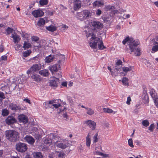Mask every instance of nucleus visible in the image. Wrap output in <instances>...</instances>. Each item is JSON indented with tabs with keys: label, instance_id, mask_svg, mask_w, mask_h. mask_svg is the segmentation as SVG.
<instances>
[{
	"label": "nucleus",
	"instance_id": "obj_1",
	"mask_svg": "<svg viewBox=\"0 0 158 158\" xmlns=\"http://www.w3.org/2000/svg\"><path fill=\"white\" fill-rule=\"evenodd\" d=\"M91 24V31L87 32L86 36L87 37L92 36L89 43L91 47L95 48L97 47V43L100 40L97 36H98L99 31L102 28L103 25L101 23L96 21L92 22Z\"/></svg>",
	"mask_w": 158,
	"mask_h": 158
},
{
	"label": "nucleus",
	"instance_id": "obj_2",
	"mask_svg": "<svg viewBox=\"0 0 158 158\" xmlns=\"http://www.w3.org/2000/svg\"><path fill=\"white\" fill-rule=\"evenodd\" d=\"M5 135L6 139L12 142H15L18 141L19 139V133L15 130L6 131Z\"/></svg>",
	"mask_w": 158,
	"mask_h": 158
},
{
	"label": "nucleus",
	"instance_id": "obj_3",
	"mask_svg": "<svg viewBox=\"0 0 158 158\" xmlns=\"http://www.w3.org/2000/svg\"><path fill=\"white\" fill-rule=\"evenodd\" d=\"M139 43V41L134 40L133 39L132 41L129 42L128 45L130 50V52H129L130 54L134 52L136 56H139L141 55L140 48L139 47L137 48Z\"/></svg>",
	"mask_w": 158,
	"mask_h": 158
},
{
	"label": "nucleus",
	"instance_id": "obj_4",
	"mask_svg": "<svg viewBox=\"0 0 158 158\" xmlns=\"http://www.w3.org/2000/svg\"><path fill=\"white\" fill-rule=\"evenodd\" d=\"M28 148L27 144L19 142L15 145V149L18 152L23 153L26 152Z\"/></svg>",
	"mask_w": 158,
	"mask_h": 158
},
{
	"label": "nucleus",
	"instance_id": "obj_5",
	"mask_svg": "<svg viewBox=\"0 0 158 158\" xmlns=\"http://www.w3.org/2000/svg\"><path fill=\"white\" fill-rule=\"evenodd\" d=\"M41 66L40 64H34L31 67L30 69L27 71V73L28 75H29L32 73H33L34 72L38 71L41 69Z\"/></svg>",
	"mask_w": 158,
	"mask_h": 158
},
{
	"label": "nucleus",
	"instance_id": "obj_6",
	"mask_svg": "<svg viewBox=\"0 0 158 158\" xmlns=\"http://www.w3.org/2000/svg\"><path fill=\"white\" fill-rule=\"evenodd\" d=\"M60 83L59 78H53V79L51 80L50 81V85L54 89L56 88Z\"/></svg>",
	"mask_w": 158,
	"mask_h": 158
},
{
	"label": "nucleus",
	"instance_id": "obj_7",
	"mask_svg": "<svg viewBox=\"0 0 158 158\" xmlns=\"http://www.w3.org/2000/svg\"><path fill=\"white\" fill-rule=\"evenodd\" d=\"M17 122L16 119L13 116L9 115L5 119V122L8 125L13 124Z\"/></svg>",
	"mask_w": 158,
	"mask_h": 158
},
{
	"label": "nucleus",
	"instance_id": "obj_8",
	"mask_svg": "<svg viewBox=\"0 0 158 158\" xmlns=\"http://www.w3.org/2000/svg\"><path fill=\"white\" fill-rule=\"evenodd\" d=\"M91 14L88 10H85L79 15V16L80 17H82L83 19H85L88 18L90 16H91Z\"/></svg>",
	"mask_w": 158,
	"mask_h": 158
},
{
	"label": "nucleus",
	"instance_id": "obj_9",
	"mask_svg": "<svg viewBox=\"0 0 158 158\" xmlns=\"http://www.w3.org/2000/svg\"><path fill=\"white\" fill-rule=\"evenodd\" d=\"M155 92L154 90L152 89V91L150 92V94L153 98L155 105L158 108V96L156 94L153 92Z\"/></svg>",
	"mask_w": 158,
	"mask_h": 158
},
{
	"label": "nucleus",
	"instance_id": "obj_10",
	"mask_svg": "<svg viewBox=\"0 0 158 158\" xmlns=\"http://www.w3.org/2000/svg\"><path fill=\"white\" fill-rule=\"evenodd\" d=\"M32 14L35 17L38 18L43 16L44 13L41 10H37L32 11Z\"/></svg>",
	"mask_w": 158,
	"mask_h": 158
},
{
	"label": "nucleus",
	"instance_id": "obj_11",
	"mask_svg": "<svg viewBox=\"0 0 158 158\" xmlns=\"http://www.w3.org/2000/svg\"><path fill=\"white\" fill-rule=\"evenodd\" d=\"M24 139L25 142L31 145L33 144L35 142L34 138L30 135H27L24 138Z\"/></svg>",
	"mask_w": 158,
	"mask_h": 158
},
{
	"label": "nucleus",
	"instance_id": "obj_12",
	"mask_svg": "<svg viewBox=\"0 0 158 158\" xmlns=\"http://www.w3.org/2000/svg\"><path fill=\"white\" fill-rule=\"evenodd\" d=\"M18 119L20 122H22L24 123H27L28 122V118L25 115L22 114L19 115Z\"/></svg>",
	"mask_w": 158,
	"mask_h": 158
},
{
	"label": "nucleus",
	"instance_id": "obj_13",
	"mask_svg": "<svg viewBox=\"0 0 158 158\" xmlns=\"http://www.w3.org/2000/svg\"><path fill=\"white\" fill-rule=\"evenodd\" d=\"M9 107L10 109L15 111H20L23 110L21 109L20 106H17L16 104L13 103L10 104Z\"/></svg>",
	"mask_w": 158,
	"mask_h": 158
},
{
	"label": "nucleus",
	"instance_id": "obj_14",
	"mask_svg": "<svg viewBox=\"0 0 158 158\" xmlns=\"http://www.w3.org/2000/svg\"><path fill=\"white\" fill-rule=\"evenodd\" d=\"M85 123L87 124L92 130L95 129L96 124L94 121L88 120L85 121Z\"/></svg>",
	"mask_w": 158,
	"mask_h": 158
},
{
	"label": "nucleus",
	"instance_id": "obj_15",
	"mask_svg": "<svg viewBox=\"0 0 158 158\" xmlns=\"http://www.w3.org/2000/svg\"><path fill=\"white\" fill-rule=\"evenodd\" d=\"M60 66L59 64H55L49 67V69L52 72L57 71Z\"/></svg>",
	"mask_w": 158,
	"mask_h": 158
},
{
	"label": "nucleus",
	"instance_id": "obj_16",
	"mask_svg": "<svg viewBox=\"0 0 158 158\" xmlns=\"http://www.w3.org/2000/svg\"><path fill=\"white\" fill-rule=\"evenodd\" d=\"M68 145V141H64L63 143H60L56 144V146L59 148L62 149H64L66 148Z\"/></svg>",
	"mask_w": 158,
	"mask_h": 158
},
{
	"label": "nucleus",
	"instance_id": "obj_17",
	"mask_svg": "<svg viewBox=\"0 0 158 158\" xmlns=\"http://www.w3.org/2000/svg\"><path fill=\"white\" fill-rule=\"evenodd\" d=\"M29 74L30 75L29 77H31L34 81H40V76L39 75L33 73H32Z\"/></svg>",
	"mask_w": 158,
	"mask_h": 158
},
{
	"label": "nucleus",
	"instance_id": "obj_18",
	"mask_svg": "<svg viewBox=\"0 0 158 158\" xmlns=\"http://www.w3.org/2000/svg\"><path fill=\"white\" fill-rule=\"evenodd\" d=\"M56 100H54L49 101V105H50V106H52H52H53L54 108H55V109L58 108L60 106V103L56 104Z\"/></svg>",
	"mask_w": 158,
	"mask_h": 158
},
{
	"label": "nucleus",
	"instance_id": "obj_19",
	"mask_svg": "<svg viewBox=\"0 0 158 158\" xmlns=\"http://www.w3.org/2000/svg\"><path fill=\"white\" fill-rule=\"evenodd\" d=\"M14 34L15 35H14L13 34H12L11 37L13 38L14 42L15 44H17L20 40V38L15 32H14Z\"/></svg>",
	"mask_w": 158,
	"mask_h": 158
},
{
	"label": "nucleus",
	"instance_id": "obj_20",
	"mask_svg": "<svg viewBox=\"0 0 158 158\" xmlns=\"http://www.w3.org/2000/svg\"><path fill=\"white\" fill-rule=\"evenodd\" d=\"M103 19L105 23H110L112 22L113 18L111 16H107L104 17Z\"/></svg>",
	"mask_w": 158,
	"mask_h": 158
},
{
	"label": "nucleus",
	"instance_id": "obj_21",
	"mask_svg": "<svg viewBox=\"0 0 158 158\" xmlns=\"http://www.w3.org/2000/svg\"><path fill=\"white\" fill-rule=\"evenodd\" d=\"M49 136L50 137H52V142L54 143H57L58 141V140L57 139H58V136L57 135H56L54 134L51 133L49 134Z\"/></svg>",
	"mask_w": 158,
	"mask_h": 158
},
{
	"label": "nucleus",
	"instance_id": "obj_22",
	"mask_svg": "<svg viewBox=\"0 0 158 158\" xmlns=\"http://www.w3.org/2000/svg\"><path fill=\"white\" fill-rule=\"evenodd\" d=\"M98 44V48L100 50H103L104 49L106 48L103 45V42L102 40H99L98 42L97 43V44Z\"/></svg>",
	"mask_w": 158,
	"mask_h": 158
},
{
	"label": "nucleus",
	"instance_id": "obj_23",
	"mask_svg": "<svg viewBox=\"0 0 158 158\" xmlns=\"http://www.w3.org/2000/svg\"><path fill=\"white\" fill-rule=\"evenodd\" d=\"M39 73L41 75L45 77L48 76L50 74L48 71L47 69H44L39 71Z\"/></svg>",
	"mask_w": 158,
	"mask_h": 158
},
{
	"label": "nucleus",
	"instance_id": "obj_24",
	"mask_svg": "<svg viewBox=\"0 0 158 158\" xmlns=\"http://www.w3.org/2000/svg\"><path fill=\"white\" fill-rule=\"evenodd\" d=\"M33 156L34 158H43V155L40 152H34Z\"/></svg>",
	"mask_w": 158,
	"mask_h": 158
},
{
	"label": "nucleus",
	"instance_id": "obj_25",
	"mask_svg": "<svg viewBox=\"0 0 158 158\" xmlns=\"http://www.w3.org/2000/svg\"><path fill=\"white\" fill-rule=\"evenodd\" d=\"M54 59L52 57V56L50 55L45 57L44 60L46 63H49L52 61Z\"/></svg>",
	"mask_w": 158,
	"mask_h": 158
},
{
	"label": "nucleus",
	"instance_id": "obj_26",
	"mask_svg": "<svg viewBox=\"0 0 158 158\" xmlns=\"http://www.w3.org/2000/svg\"><path fill=\"white\" fill-rule=\"evenodd\" d=\"M90 133L89 132L86 138V145L88 147H89L91 144V139L90 137Z\"/></svg>",
	"mask_w": 158,
	"mask_h": 158
},
{
	"label": "nucleus",
	"instance_id": "obj_27",
	"mask_svg": "<svg viewBox=\"0 0 158 158\" xmlns=\"http://www.w3.org/2000/svg\"><path fill=\"white\" fill-rule=\"evenodd\" d=\"M52 137L49 136V135L48 137H46L44 140V143L46 144H51L52 142Z\"/></svg>",
	"mask_w": 158,
	"mask_h": 158
},
{
	"label": "nucleus",
	"instance_id": "obj_28",
	"mask_svg": "<svg viewBox=\"0 0 158 158\" xmlns=\"http://www.w3.org/2000/svg\"><path fill=\"white\" fill-rule=\"evenodd\" d=\"M45 20L43 18H40L37 23V25L40 27L43 26L45 24Z\"/></svg>",
	"mask_w": 158,
	"mask_h": 158
},
{
	"label": "nucleus",
	"instance_id": "obj_29",
	"mask_svg": "<svg viewBox=\"0 0 158 158\" xmlns=\"http://www.w3.org/2000/svg\"><path fill=\"white\" fill-rule=\"evenodd\" d=\"M115 8L114 6L110 5H106L104 7V10L106 11L112 10Z\"/></svg>",
	"mask_w": 158,
	"mask_h": 158
},
{
	"label": "nucleus",
	"instance_id": "obj_30",
	"mask_svg": "<svg viewBox=\"0 0 158 158\" xmlns=\"http://www.w3.org/2000/svg\"><path fill=\"white\" fill-rule=\"evenodd\" d=\"M46 29L48 31L51 32H53L56 30V27L53 25H50L48 27H46Z\"/></svg>",
	"mask_w": 158,
	"mask_h": 158
},
{
	"label": "nucleus",
	"instance_id": "obj_31",
	"mask_svg": "<svg viewBox=\"0 0 158 158\" xmlns=\"http://www.w3.org/2000/svg\"><path fill=\"white\" fill-rule=\"evenodd\" d=\"M142 99L144 103H148L149 102V98L148 95H142Z\"/></svg>",
	"mask_w": 158,
	"mask_h": 158
},
{
	"label": "nucleus",
	"instance_id": "obj_32",
	"mask_svg": "<svg viewBox=\"0 0 158 158\" xmlns=\"http://www.w3.org/2000/svg\"><path fill=\"white\" fill-rule=\"evenodd\" d=\"M54 154H56V157L57 158H63L64 156V153L63 152H56L53 153Z\"/></svg>",
	"mask_w": 158,
	"mask_h": 158
},
{
	"label": "nucleus",
	"instance_id": "obj_33",
	"mask_svg": "<svg viewBox=\"0 0 158 158\" xmlns=\"http://www.w3.org/2000/svg\"><path fill=\"white\" fill-rule=\"evenodd\" d=\"M94 154L95 155H100L104 157H106L108 156V155L107 154H104L103 153L99 152L98 151H95L94 153Z\"/></svg>",
	"mask_w": 158,
	"mask_h": 158
},
{
	"label": "nucleus",
	"instance_id": "obj_34",
	"mask_svg": "<svg viewBox=\"0 0 158 158\" xmlns=\"http://www.w3.org/2000/svg\"><path fill=\"white\" fill-rule=\"evenodd\" d=\"M103 4L104 3L102 1H96L94 2L93 6H100Z\"/></svg>",
	"mask_w": 158,
	"mask_h": 158
},
{
	"label": "nucleus",
	"instance_id": "obj_35",
	"mask_svg": "<svg viewBox=\"0 0 158 158\" xmlns=\"http://www.w3.org/2000/svg\"><path fill=\"white\" fill-rule=\"evenodd\" d=\"M133 38H129V37H127L125 39H124L122 42L123 44H125L127 42H128V44H129V42L132 41L133 40Z\"/></svg>",
	"mask_w": 158,
	"mask_h": 158
},
{
	"label": "nucleus",
	"instance_id": "obj_36",
	"mask_svg": "<svg viewBox=\"0 0 158 158\" xmlns=\"http://www.w3.org/2000/svg\"><path fill=\"white\" fill-rule=\"evenodd\" d=\"M31 46V44L30 43L25 41L24 43L23 48L25 50L26 48H30Z\"/></svg>",
	"mask_w": 158,
	"mask_h": 158
},
{
	"label": "nucleus",
	"instance_id": "obj_37",
	"mask_svg": "<svg viewBox=\"0 0 158 158\" xmlns=\"http://www.w3.org/2000/svg\"><path fill=\"white\" fill-rule=\"evenodd\" d=\"M9 114V111L6 109H4L2 110V115L3 116L8 115Z\"/></svg>",
	"mask_w": 158,
	"mask_h": 158
},
{
	"label": "nucleus",
	"instance_id": "obj_38",
	"mask_svg": "<svg viewBox=\"0 0 158 158\" xmlns=\"http://www.w3.org/2000/svg\"><path fill=\"white\" fill-rule=\"evenodd\" d=\"M6 34L9 35L11 33H12L13 32H15L14 30L10 27H8V28L6 29Z\"/></svg>",
	"mask_w": 158,
	"mask_h": 158
},
{
	"label": "nucleus",
	"instance_id": "obj_39",
	"mask_svg": "<svg viewBox=\"0 0 158 158\" xmlns=\"http://www.w3.org/2000/svg\"><path fill=\"white\" fill-rule=\"evenodd\" d=\"M31 52V51L30 50H27L23 53V56L24 57H27L29 56Z\"/></svg>",
	"mask_w": 158,
	"mask_h": 158
},
{
	"label": "nucleus",
	"instance_id": "obj_40",
	"mask_svg": "<svg viewBox=\"0 0 158 158\" xmlns=\"http://www.w3.org/2000/svg\"><path fill=\"white\" fill-rule=\"evenodd\" d=\"M81 7V4L80 3H74L73 9L75 10L79 9Z\"/></svg>",
	"mask_w": 158,
	"mask_h": 158
},
{
	"label": "nucleus",
	"instance_id": "obj_41",
	"mask_svg": "<svg viewBox=\"0 0 158 158\" xmlns=\"http://www.w3.org/2000/svg\"><path fill=\"white\" fill-rule=\"evenodd\" d=\"M87 110L86 113L89 115H92L94 113V111L90 108H87Z\"/></svg>",
	"mask_w": 158,
	"mask_h": 158
},
{
	"label": "nucleus",
	"instance_id": "obj_42",
	"mask_svg": "<svg viewBox=\"0 0 158 158\" xmlns=\"http://www.w3.org/2000/svg\"><path fill=\"white\" fill-rule=\"evenodd\" d=\"M122 82L124 85H128V79L127 78L123 77Z\"/></svg>",
	"mask_w": 158,
	"mask_h": 158
},
{
	"label": "nucleus",
	"instance_id": "obj_43",
	"mask_svg": "<svg viewBox=\"0 0 158 158\" xmlns=\"http://www.w3.org/2000/svg\"><path fill=\"white\" fill-rule=\"evenodd\" d=\"M39 2L41 6H43L47 4L48 3V0H40Z\"/></svg>",
	"mask_w": 158,
	"mask_h": 158
},
{
	"label": "nucleus",
	"instance_id": "obj_44",
	"mask_svg": "<svg viewBox=\"0 0 158 158\" xmlns=\"http://www.w3.org/2000/svg\"><path fill=\"white\" fill-rule=\"evenodd\" d=\"M142 123V125L145 127H147L149 125V123L147 120H143Z\"/></svg>",
	"mask_w": 158,
	"mask_h": 158
},
{
	"label": "nucleus",
	"instance_id": "obj_45",
	"mask_svg": "<svg viewBox=\"0 0 158 158\" xmlns=\"http://www.w3.org/2000/svg\"><path fill=\"white\" fill-rule=\"evenodd\" d=\"M103 111L104 112L107 113H111L113 112V110L109 108H104L103 109Z\"/></svg>",
	"mask_w": 158,
	"mask_h": 158
},
{
	"label": "nucleus",
	"instance_id": "obj_46",
	"mask_svg": "<svg viewBox=\"0 0 158 158\" xmlns=\"http://www.w3.org/2000/svg\"><path fill=\"white\" fill-rule=\"evenodd\" d=\"M123 70L125 73H127L128 71H130L131 70V67H130V68L123 67L122 68Z\"/></svg>",
	"mask_w": 158,
	"mask_h": 158
},
{
	"label": "nucleus",
	"instance_id": "obj_47",
	"mask_svg": "<svg viewBox=\"0 0 158 158\" xmlns=\"http://www.w3.org/2000/svg\"><path fill=\"white\" fill-rule=\"evenodd\" d=\"M128 143L129 145L131 148L134 147V145L133 143V140L131 138L129 139L128 140Z\"/></svg>",
	"mask_w": 158,
	"mask_h": 158
},
{
	"label": "nucleus",
	"instance_id": "obj_48",
	"mask_svg": "<svg viewBox=\"0 0 158 158\" xmlns=\"http://www.w3.org/2000/svg\"><path fill=\"white\" fill-rule=\"evenodd\" d=\"M56 154L53 153L49 154L47 157V158H55Z\"/></svg>",
	"mask_w": 158,
	"mask_h": 158
},
{
	"label": "nucleus",
	"instance_id": "obj_49",
	"mask_svg": "<svg viewBox=\"0 0 158 158\" xmlns=\"http://www.w3.org/2000/svg\"><path fill=\"white\" fill-rule=\"evenodd\" d=\"M56 154L53 153L49 154L47 157V158H55Z\"/></svg>",
	"mask_w": 158,
	"mask_h": 158
},
{
	"label": "nucleus",
	"instance_id": "obj_50",
	"mask_svg": "<svg viewBox=\"0 0 158 158\" xmlns=\"http://www.w3.org/2000/svg\"><path fill=\"white\" fill-rule=\"evenodd\" d=\"M52 56V57H53V58L54 59H57L58 58V56H62V57H63L64 58V55H62L60 54H59L57 53V54L56 53L55 54L53 55Z\"/></svg>",
	"mask_w": 158,
	"mask_h": 158
},
{
	"label": "nucleus",
	"instance_id": "obj_51",
	"mask_svg": "<svg viewBox=\"0 0 158 158\" xmlns=\"http://www.w3.org/2000/svg\"><path fill=\"white\" fill-rule=\"evenodd\" d=\"M98 134L96 133L93 137L94 143H96L98 141Z\"/></svg>",
	"mask_w": 158,
	"mask_h": 158
},
{
	"label": "nucleus",
	"instance_id": "obj_52",
	"mask_svg": "<svg viewBox=\"0 0 158 158\" xmlns=\"http://www.w3.org/2000/svg\"><path fill=\"white\" fill-rule=\"evenodd\" d=\"M123 62L120 59H118L117 61L116 62L115 65L119 66L120 65H122Z\"/></svg>",
	"mask_w": 158,
	"mask_h": 158
},
{
	"label": "nucleus",
	"instance_id": "obj_53",
	"mask_svg": "<svg viewBox=\"0 0 158 158\" xmlns=\"http://www.w3.org/2000/svg\"><path fill=\"white\" fill-rule=\"evenodd\" d=\"M152 50L155 52L158 51V44L153 46L152 47Z\"/></svg>",
	"mask_w": 158,
	"mask_h": 158
},
{
	"label": "nucleus",
	"instance_id": "obj_54",
	"mask_svg": "<svg viewBox=\"0 0 158 158\" xmlns=\"http://www.w3.org/2000/svg\"><path fill=\"white\" fill-rule=\"evenodd\" d=\"M154 126V124L153 123L151 124L148 127V129L150 130L152 132L153 131Z\"/></svg>",
	"mask_w": 158,
	"mask_h": 158
},
{
	"label": "nucleus",
	"instance_id": "obj_55",
	"mask_svg": "<svg viewBox=\"0 0 158 158\" xmlns=\"http://www.w3.org/2000/svg\"><path fill=\"white\" fill-rule=\"evenodd\" d=\"M39 38L36 36H33L31 37V40L32 41H34L36 42L39 40Z\"/></svg>",
	"mask_w": 158,
	"mask_h": 158
},
{
	"label": "nucleus",
	"instance_id": "obj_56",
	"mask_svg": "<svg viewBox=\"0 0 158 158\" xmlns=\"http://www.w3.org/2000/svg\"><path fill=\"white\" fill-rule=\"evenodd\" d=\"M0 98H1L2 99H4L6 98V97L4 94L2 92L0 91Z\"/></svg>",
	"mask_w": 158,
	"mask_h": 158
},
{
	"label": "nucleus",
	"instance_id": "obj_57",
	"mask_svg": "<svg viewBox=\"0 0 158 158\" xmlns=\"http://www.w3.org/2000/svg\"><path fill=\"white\" fill-rule=\"evenodd\" d=\"M0 61L1 60H6L7 59V56L5 55L2 56L1 57Z\"/></svg>",
	"mask_w": 158,
	"mask_h": 158
},
{
	"label": "nucleus",
	"instance_id": "obj_58",
	"mask_svg": "<svg viewBox=\"0 0 158 158\" xmlns=\"http://www.w3.org/2000/svg\"><path fill=\"white\" fill-rule=\"evenodd\" d=\"M44 105L46 108H47L48 107H49V108L52 107V106H50V105H49V102L48 103L45 102L44 103Z\"/></svg>",
	"mask_w": 158,
	"mask_h": 158
},
{
	"label": "nucleus",
	"instance_id": "obj_59",
	"mask_svg": "<svg viewBox=\"0 0 158 158\" xmlns=\"http://www.w3.org/2000/svg\"><path fill=\"white\" fill-rule=\"evenodd\" d=\"M35 137L37 139H39L41 138V135L39 134H38V133L35 134Z\"/></svg>",
	"mask_w": 158,
	"mask_h": 158
},
{
	"label": "nucleus",
	"instance_id": "obj_60",
	"mask_svg": "<svg viewBox=\"0 0 158 158\" xmlns=\"http://www.w3.org/2000/svg\"><path fill=\"white\" fill-rule=\"evenodd\" d=\"M131 101V99L130 97L129 96L127 97V100L126 102V103L128 105H130V102Z\"/></svg>",
	"mask_w": 158,
	"mask_h": 158
},
{
	"label": "nucleus",
	"instance_id": "obj_61",
	"mask_svg": "<svg viewBox=\"0 0 158 158\" xmlns=\"http://www.w3.org/2000/svg\"><path fill=\"white\" fill-rule=\"evenodd\" d=\"M39 56L38 55H37L36 56L33 57L32 58H31L30 59V60H36L38 61V60L39 59Z\"/></svg>",
	"mask_w": 158,
	"mask_h": 158
},
{
	"label": "nucleus",
	"instance_id": "obj_62",
	"mask_svg": "<svg viewBox=\"0 0 158 158\" xmlns=\"http://www.w3.org/2000/svg\"><path fill=\"white\" fill-rule=\"evenodd\" d=\"M102 13V11L100 9H98L96 11V14L99 16Z\"/></svg>",
	"mask_w": 158,
	"mask_h": 158
},
{
	"label": "nucleus",
	"instance_id": "obj_63",
	"mask_svg": "<svg viewBox=\"0 0 158 158\" xmlns=\"http://www.w3.org/2000/svg\"><path fill=\"white\" fill-rule=\"evenodd\" d=\"M147 89L146 88H144L143 91V95H148L147 93Z\"/></svg>",
	"mask_w": 158,
	"mask_h": 158
},
{
	"label": "nucleus",
	"instance_id": "obj_64",
	"mask_svg": "<svg viewBox=\"0 0 158 158\" xmlns=\"http://www.w3.org/2000/svg\"><path fill=\"white\" fill-rule=\"evenodd\" d=\"M115 69L117 71H119L121 70V69L119 67V66L115 65Z\"/></svg>",
	"mask_w": 158,
	"mask_h": 158
}]
</instances>
